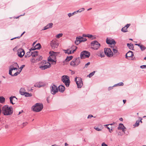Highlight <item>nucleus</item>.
<instances>
[{
  "mask_svg": "<svg viewBox=\"0 0 146 146\" xmlns=\"http://www.w3.org/2000/svg\"><path fill=\"white\" fill-rule=\"evenodd\" d=\"M48 62L46 60H43L41 61V63H43L44 64H46L48 63Z\"/></svg>",
  "mask_w": 146,
  "mask_h": 146,
  "instance_id": "54",
  "label": "nucleus"
},
{
  "mask_svg": "<svg viewBox=\"0 0 146 146\" xmlns=\"http://www.w3.org/2000/svg\"><path fill=\"white\" fill-rule=\"evenodd\" d=\"M78 77H76L74 79V81L76 82V83H77V82H78Z\"/></svg>",
  "mask_w": 146,
  "mask_h": 146,
  "instance_id": "61",
  "label": "nucleus"
},
{
  "mask_svg": "<svg viewBox=\"0 0 146 146\" xmlns=\"http://www.w3.org/2000/svg\"><path fill=\"white\" fill-rule=\"evenodd\" d=\"M36 48H35V46L34 47L31 48L29 49V51L31 52V51L35 50H36Z\"/></svg>",
  "mask_w": 146,
  "mask_h": 146,
  "instance_id": "47",
  "label": "nucleus"
},
{
  "mask_svg": "<svg viewBox=\"0 0 146 146\" xmlns=\"http://www.w3.org/2000/svg\"><path fill=\"white\" fill-rule=\"evenodd\" d=\"M28 123V122H25V123L24 122L23 123V126H25L26 125H27Z\"/></svg>",
  "mask_w": 146,
  "mask_h": 146,
  "instance_id": "64",
  "label": "nucleus"
},
{
  "mask_svg": "<svg viewBox=\"0 0 146 146\" xmlns=\"http://www.w3.org/2000/svg\"><path fill=\"white\" fill-rule=\"evenodd\" d=\"M50 45L53 49L57 48L59 45V44L56 40H52L50 42Z\"/></svg>",
  "mask_w": 146,
  "mask_h": 146,
  "instance_id": "8",
  "label": "nucleus"
},
{
  "mask_svg": "<svg viewBox=\"0 0 146 146\" xmlns=\"http://www.w3.org/2000/svg\"><path fill=\"white\" fill-rule=\"evenodd\" d=\"M48 62H51L52 64H55L56 63V60H54L53 59L51 58L50 56H49L48 58Z\"/></svg>",
  "mask_w": 146,
  "mask_h": 146,
  "instance_id": "21",
  "label": "nucleus"
},
{
  "mask_svg": "<svg viewBox=\"0 0 146 146\" xmlns=\"http://www.w3.org/2000/svg\"><path fill=\"white\" fill-rule=\"evenodd\" d=\"M108 126H106V127L109 130V131L111 133V131L112 130V129H110V127H108Z\"/></svg>",
  "mask_w": 146,
  "mask_h": 146,
  "instance_id": "53",
  "label": "nucleus"
},
{
  "mask_svg": "<svg viewBox=\"0 0 146 146\" xmlns=\"http://www.w3.org/2000/svg\"><path fill=\"white\" fill-rule=\"evenodd\" d=\"M25 66V65H22L19 68V72L20 73L21 71L22 70L23 68Z\"/></svg>",
  "mask_w": 146,
  "mask_h": 146,
  "instance_id": "40",
  "label": "nucleus"
},
{
  "mask_svg": "<svg viewBox=\"0 0 146 146\" xmlns=\"http://www.w3.org/2000/svg\"><path fill=\"white\" fill-rule=\"evenodd\" d=\"M74 15V13H69L68 14V15L69 17H70L71 16Z\"/></svg>",
  "mask_w": 146,
  "mask_h": 146,
  "instance_id": "52",
  "label": "nucleus"
},
{
  "mask_svg": "<svg viewBox=\"0 0 146 146\" xmlns=\"http://www.w3.org/2000/svg\"><path fill=\"white\" fill-rule=\"evenodd\" d=\"M134 56L133 52L129 50L125 54V58L128 59H129L128 58H131Z\"/></svg>",
  "mask_w": 146,
  "mask_h": 146,
  "instance_id": "13",
  "label": "nucleus"
},
{
  "mask_svg": "<svg viewBox=\"0 0 146 146\" xmlns=\"http://www.w3.org/2000/svg\"><path fill=\"white\" fill-rule=\"evenodd\" d=\"M43 108V105L42 103H36L32 107V109L33 111L39 112L41 111Z\"/></svg>",
  "mask_w": 146,
  "mask_h": 146,
  "instance_id": "1",
  "label": "nucleus"
},
{
  "mask_svg": "<svg viewBox=\"0 0 146 146\" xmlns=\"http://www.w3.org/2000/svg\"><path fill=\"white\" fill-rule=\"evenodd\" d=\"M83 38V36H79L76 38V40L75 41V43L76 45H78L79 44L83 42L82 39Z\"/></svg>",
  "mask_w": 146,
  "mask_h": 146,
  "instance_id": "10",
  "label": "nucleus"
},
{
  "mask_svg": "<svg viewBox=\"0 0 146 146\" xmlns=\"http://www.w3.org/2000/svg\"><path fill=\"white\" fill-rule=\"evenodd\" d=\"M5 99L3 96H0V103L3 104L5 102Z\"/></svg>",
  "mask_w": 146,
  "mask_h": 146,
  "instance_id": "28",
  "label": "nucleus"
},
{
  "mask_svg": "<svg viewBox=\"0 0 146 146\" xmlns=\"http://www.w3.org/2000/svg\"><path fill=\"white\" fill-rule=\"evenodd\" d=\"M130 24H127L125 26L121 29V31L123 33L127 32L128 31L127 30V29L130 26Z\"/></svg>",
  "mask_w": 146,
  "mask_h": 146,
  "instance_id": "19",
  "label": "nucleus"
},
{
  "mask_svg": "<svg viewBox=\"0 0 146 146\" xmlns=\"http://www.w3.org/2000/svg\"><path fill=\"white\" fill-rule=\"evenodd\" d=\"M49 54H50V57L51 56V58H52L54 60H56V52H55L52 51V52H51V51H50L49 53Z\"/></svg>",
  "mask_w": 146,
  "mask_h": 146,
  "instance_id": "18",
  "label": "nucleus"
},
{
  "mask_svg": "<svg viewBox=\"0 0 146 146\" xmlns=\"http://www.w3.org/2000/svg\"><path fill=\"white\" fill-rule=\"evenodd\" d=\"M38 51H37L31 52V56L33 57H36L38 56Z\"/></svg>",
  "mask_w": 146,
  "mask_h": 146,
  "instance_id": "24",
  "label": "nucleus"
},
{
  "mask_svg": "<svg viewBox=\"0 0 146 146\" xmlns=\"http://www.w3.org/2000/svg\"><path fill=\"white\" fill-rule=\"evenodd\" d=\"M21 37V36H19L17 37H15L14 38H12L11 39V40H14V39H16V38H19Z\"/></svg>",
  "mask_w": 146,
  "mask_h": 146,
  "instance_id": "55",
  "label": "nucleus"
},
{
  "mask_svg": "<svg viewBox=\"0 0 146 146\" xmlns=\"http://www.w3.org/2000/svg\"><path fill=\"white\" fill-rule=\"evenodd\" d=\"M61 80L67 87L69 86L70 81L68 76L67 75L63 76L61 78Z\"/></svg>",
  "mask_w": 146,
  "mask_h": 146,
  "instance_id": "2",
  "label": "nucleus"
},
{
  "mask_svg": "<svg viewBox=\"0 0 146 146\" xmlns=\"http://www.w3.org/2000/svg\"><path fill=\"white\" fill-rule=\"evenodd\" d=\"M96 71H94L93 72L90 73V74L88 75L87 77H89L90 78L92 77L94 75Z\"/></svg>",
  "mask_w": 146,
  "mask_h": 146,
  "instance_id": "31",
  "label": "nucleus"
},
{
  "mask_svg": "<svg viewBox=\"0 0 146 146\" xmlns=\"http://www.w3.org/2000/svg\"><path fill=\"white\" fill-rule=\"evenodd\" d=\"M94 129L98 131H100L101 130V129L99 128L98 127H94Z\"/></svg>",
  "mask_w": 146,
  "mask_h": 146,
  "instance_id": "50",
  "label": "nucleus"
},
{
  "mask_svg": "<svg viewBox=\"0 0 146 146\" xmlns=\"http://www.w3.org/2000/svg\"><path fill=\"white\" fill-rule=\"evenodd\" d=\"M123 85L124 84L123 82H120L117 84L114 85L113 86L115 87L117 86H123Z\"/></svg>",
  "mask_w": 146,
  "mask_h": 146,
  "instance_id": "33",
  "label": "nucleus"
},
{
  "mask_svg": "<svg viewBox=\"0 0 146 146\" xmlns=\"http://www.w3.org/2000/svg\"><path fill=\"white\" fill-rule=\"evenodd\" d=\"M40 82H37L35 84H34V86L35 87H36L37 88H40V86H40Z\"/></svg>",
  "mask_w": 146,
  "mask_h": 146,
  "instance_id": "39",
  "label": "nucleus"
},
{
  "mask_svg": "<svg viewBox=\"0 0 146 146\" xmlns=\"http://www.w3.org/2000/svg\"><path fill=\"white\" fill-rule=\"evenodd\" d=\"M25 90L24 89H21L19 91V93L21 95H25Z\"/></svg>",
  "mask_w": 146,
  "mask_h": 146,
  "instance_id": "26",
  "label": "nucleus"
},
{
  "mask_svg": "<svg viewBox=\"0 0 146 146\" xmlns=\"http://www.w3.org/2000/svg\"><path fill=\"white\" fill-rule=\"evenodd\" d=\"M93 37V35L91 34H88L87 37L89 38H90L92 40V37Z\"/></svg>",
  "mask_w": 146,
  "mask_h": 146,
  "instance_id": "46",
  "label": "nucleus"
},
{
  "mask_svg": "<svg viewBox=\"0 0 146 146\" xmlns=\"http://www.w3.org/2000/svg\"><path fill=\"white\" fill-rule=\"evenodd\" d=\"M94 117V116L90 114L88 115L87 118L88 119H89V118H91V117Z\"/></svg>",
  "mask_w": 146,
  "mask_h": 146,
  "instance_id": "58",
  "label": "nucleus"
},
{
  "mask_svg": "<svg viewBox=\"0 0 146 146\" xmlns=\"http://www.w3.org/2000/svg\"><path fill=\"white\" fill-rule=\"evenodd\" d=\"M104 53L108 57H110L113 55V52L110 48H106L104 50Z\"/></svg>",
  "mask_w": 146,
  "mask_h": 146,
  "instance_id": "5",
  "label": "nucleus"
},
{
  "mask_svg": "<svg viewBox=\"0 0 146 146\" xmlns=\"http://www.w3.org/2000/svg\"><path fill=\"white\" fill-rule=\"evenodd\" d=\"M98 56H100L101 58L104 57L105 56V54L102 51H100V54H99L98 55Z\"/></svg>",
  "mask_w": 146,
  "mask_h": 146,
  "instance_id": "30",
  "label": "nucleus"
},
{
  "mask_svg": "<svg viewBox=\"0 0 146 146\" xmlns=\"http://www.w3.org/2000/svg\"><path fill=\"white\" fill-rule=\"evenodd\" d=\"M20 72H17L15 74H13L12 76H17L18 74H19Z\"/></svg>",
  "mask_w": 146,
  "mask_h": 146,
  "instance_id": "44",
  "label": "nucleus"
},
{
  "mask_svg": "<svg viewBox=\"0 0 146 146\" xmlns=\"http://www.w3.org/2000/svg\"><path fill=\"white\" fill-rule=\"evenodd\" d=\"M31 56V52L29 51L27 52L26 53V54L25 55V58H27L30 57Z\"/></svg>",
  "mask_w": 146,
  "mask_h": 146,
  "instance_id": "29",
  "label": "nucleus"
},
{
  "mask_svg": "<svg viewBox=\"0 0 146 146\" xmlns=\"http://www.w3.org/2000/svg\"><path fill=\"white\" fill-rule=\"evenodd\" d=\"M139 125V121H137L135 123V124L133 125L135 127H138Z\"/></svg>",
  "mask_w": 146,
  "mask_h": 146,
  "instance_id": "37",
  "label": "nucleus"
},
{
  "mask_svg": "<svg viewBox=\"0 0 146 146\" xmlns=\"http://www.w3.org/2000/svg\"><path fill=\"white\" fill-rule=\"evenodd\" d=\"M127 46L131 50H133L134 46L132 44L128 43L127 44Z\"/></svg>",
  "mask_w": 146,
  "mask_h": 146,
  "instance_id": "25",
  "label": "nucleus"
},
{
  "mask_svg": "<svg viewBox=\"0 0 146 146\" xmlns=\"http://www.w3.org/2000/svg\"><path fill=\"white\" fill-rule=\"evenodd\" d=\"M90 62H88L86 64H85V66L84 67V68H87L88 66L90 65Z\"/></svg>",
  "mask_w": 146,
  "mask_h": 146,
  "instance_id": "49",
  "label": "nucleus"
},
{
  "mask_svg": "<svg viewBox=\"0 0 146 146\" xmlns=\"http://www.w3.org/2000/svg\"><path fill=\"white\" fill-rule=\"evenodd\" d=\"M80 57H78L76 58H74V59H76L75 61V64H76V66L78 65L80 62Z\"/></svg>",
  "mask_w": 146,
  "mask_h": 146,
  "instance_id": "23",
  "label": "nucleus"
},
{
  "mask_svg": "<svg viewBox=\"0 0 146 146\" xmlns=\"http://www.w3.org/2000/svg\"><path fill=\"white\" fill-rule=\"evenodd\" d=\"M36 50H39L41 48V46L39 43L37 44L35 46Z\"/></svg>",
  "mask_w": 146,
  "mask_h": 146,
  "instance_id": "27",
  "label": "nucleus"
},
{
  "mask_svg": "<svg viewBox=\"0 0 146 146\" xmlns=\"http://www.w3.org/2000/svg\"><path fill=\"white\" fill-rule=\"evenodd\" d=\"M9 100L10 103L13 105H14L15 104V103L13 102V100L14 101L17 102L18 99L16 96H12L9 97Z\"/></svg>",
  "mask_w": 146,
  "mask_h": 146,
  "instance_id": "12",
  "label": "nucleus"
},
{
  "mask_svg": "<svg viewBox=\"0 0 146 146\" xmlns=\"http://www.w3.org/2000/svg\"><path fill=\"white\" fill-rule=\"evenodd\" d=\"M106 42L108 44L111 45H115L116 43V42L114 39L112 38L108 39V38H107L106 39Z\"/></svg>",
  "mask_w": 146,
  "mask_h": 146,
  "instance_id": "9",
  "label": "nucleus"
},
{
  "mask_svg": "<svg viewBox=\"0 0 146 146\" xmlns=\"http://www.w3.org/2000/svg\"><path fill=\"white\" fill-rule=\"evenodd\" d=\"M117 128L119 130H122L123 132L126 131V128L124 126L123 124L121 123L119 124Z\"/></svg>",
  "mask_w": 146,
  "mask_h": 146,
  "instance_id": "16",
  "label": "nucleus"
},
{
  "mask_svg": "<svg viewBox=\"0 0 146 146\" xmlns=\"http://www.w3.org/2000/svg\"><path fill=\"white\" fill-rule=\"evenodd\" d=\"M24 96L26 97H31L32 96V94H30L29 92H25Z\"/></svg>",
  "mask_w": 146,
  "mask_h": 146,
  "instance_id": "34",
  "label": "nucleus"
},
{
  "mask_svg": "<svg viewBox=\"0 0 146 146\" xmlns=\"http://www.w3.org/2000/svg\"><path fill=\"white\" fill-rule=\"evenodd\" d=\"M17 52L18 56L21 58H22L25 54L24 50L21 48L19 49Z\"/></svg>",
  "mask_w": 146,
  "mask_h": 146,
  "instance_id": "7",
  "label": "nucleus"
},
{
  "mask_svg": "<svg viewBox=\"0 0 146 146\" xmlns=\"http://www.w3.org/2000/svg\"><path fill=\"white\" fill-rule=\"evenodd\" d=\"M58 88L57 86L53 84H52L50 86V92L53 95L55 94L58 92Z\"/></svg>",
  "mask_w": 146,
  "mask_h": 146,
  "instance_id": "6",
  "label": "nucleus"
},
{
  "mask_svg": "<svg viewBox=\"0 0 146 146\" xmlns=\"http://www.w3.org/2000/svg\"><path fill=\"white\" fill-rule=\"evenodd\" d=\"M90 55V52L86 50H84L80 53V58L81 59H83L85 58H88Z\"/></svg>",
  "mask_w": 146,
  "mask_h": 146,
  "instance_id": "4",
  "label": "nucleus"
},
{
  "mask_svg": "<svg viewBox=\"0 0 146 146\" xmlns=\"http://www.w3.org/2000/svg\"><path fill=\"white\" fill-rule=\"evenodd\" d=\"M75 47V49L73 50H72V53H73L76 50V49L77 48V47L76 46H72L71 47V48H73V47Z\"/></svg>",
  "mask_w": 146,
  "mask_h": 146,
  "instance_id": "43",
  "label": "nucleus"
},
{
  "mask_svg": "<svg viewBox=\"0 0 146 146\" xmlns=\"http://www.w3.org/2000/svg\"><path fill=\"white\" fill-rule=\"evenodd\" d=\"M91 47L90 48L91 49L94 50H98L101 44L97 40H94L92 41L91 42Z\"/></svg>",
  "mask_w": 146,
  "mask_h": 146,
  "instance_id": "3",
  "label": "nucleus"
},
{
  "mask_svg": "<svg viewBox=\"0 0 146 146\" xmlns=\"http://www.w3.org/2000/svg\"><path fill=\"white\" fill-rule=\"evenodd\" d=\"M85 10V9L84 8H81L79 9L77 11V12H79L80 13L82 11H84Z\"/></svg>",
  "mask_w": 146,
  "mask_h": 146,
  "instance_id": "41",
  "label": "nucleus"
},
{
  "mask_svg": "<svg viewBox=\"0 0 146 146\" xmlns=\"http://www.w3.org/2000/svg\"><path fill=\"white\" fill-rule=\"evenodd\" d=\"M82 40L83 42H84L87 40V39L86 38H84L83 37V38L82 39Z\"/></svg>",
  "mask_w": 146,
  "mask_h": 146,
  "instance_id": "62",
  "label": "nucleus"
},
{
  "mask_svg": "<svg viewBox=\"0 0 146 146\" xmlns=\"http://www.w3.org/2000/svg\"><path fill=\"white\" fill-rule=\"evenodd\" d=\"M113 86H110V87H109L108 88V91H110V90H111L113 88Z\"/></svg>",
  "mask_w": 146,
  "mask_h": 146,
  "instance_id": "59",
  "label": "nucleus"
},
{
  "mask_svg": "<svg viewBox=\"0 0 146 146\" xmlns=\"http://www.w3.org/2000/svg\"><path fill=\"white\" fill-rule=\"evenodd\" d=\"M40 86H40V87L42 86H44L45 85V84L43 82H40Z\"/></svg>",
  "mask_w": 146,
  "mask_h": 146,
  "instance_id": "42",
  "label": "nucleus"
},
{
  "mask_svg": "<svg viewBox=\"0 0 146 146\" xmlns=\"http://www.w3.org/2000/svg\"><path fill=\"white\" fill-rule=\"evenodd\" d=\"M78 82H77L76 84L77 86V88H81L82 86L83 85V83L82 79L80 77L78 78Z\"/></svg>",
  "mask_w": 146,
  "mask_h": 146,
  "instance_id": "11",
  "label": "nucleus"
},
{
  "mask_svg": "<svg viewBox=\"0 0 146 146\" xmlns=\"http://www.w3.org/2000/svg\"><path fill=\"white\" fill-rule=\"evenodd\" d=\"M58 88V91L61 93H63L65 90V86L62 85H59Z\"/></svg>",
  "mask_w": 146,
  "mask_h": 146,
  "instance_id": "17",
  "label": "nucleus"
},
{
  "mask_svg": "<svg viewBox=\"0 0 146 146\" xmlns=\"http://www.w3.org/2000/svg\"><path fill=\"white\" fill-rule=\"evenodd\" d=\"M13 65L15 67H17L18 68H19V66L17 62H15L13 64Z\"/></svg>",
  "mask_w": 146,
  "mask_h": 146,
  "instance_id": "51",
  "label": "nucleus"
},
{
  "mask_svg": "<svg viewBox=\"0 0 146 146\" xmlns=\"http://www.w3.org/2000/svg\"><path fill=\"white\" fill-rule=\"evenodd\" d=\"M140 48L142 51H143L146 49V47L143 45H142Z\"/></svg>",
  "mask_w": 146,
  "mask_h": 146,
  "instance_id": "36",
  "label": "nucleus"
},
{
  "mask_svg": "<svg viewBox=\"0 0 146 146\" xmlns=\"http://www.w3.org/2000/svg\"><path fill=\"white\" fill-rule=\"evenodd\" d=\"M63 35V34L62 33H59L56 36V37L57 38H59L60 37H62Z\"/></svg>",
  "mask_w": 146,
  "mask_h": 146,
  "instance_id": "38",
  "label": "nucleus"
},
{
  "mask_svg": "<svg viewBox=\"0 0 146 146\" xmlns=\"http://www.w3.org/2000/svg\"><path fill=\"white\" fill-rule=\"evenodd\" d=\"M53 25V24L52 23H50L48 24L46 26L44 27L43 30H46L50 28H51Z\"/></svg>",
  "mask_w": 146,
  "mask_h": 146,
  "instance_id": "22",
  "label": "nucleus"
},
{
  "mask_svg": "<svg viewBox=\"0 0 146 146\" xmlns=\"http://www.w3.org/2000/svg\"><path fill=\"white\" fill-rule=\"evenodd\" d=\"M49 64V65H41L39 66V68L42 70H44L45 69L50 68L51 66V64L48 62H47Z\"/></svg>",
  "mask_w": 146,
  "mask_h": 146,
  "instance_id": "14",
  "label": "nucleus"
},
{
  "mask_svg": "<svg viewBox=\"0 0 146 146\" xmlns=\"http://www.w3.org/2000/svg\"><path fill=\"white\" fill-rule=\"evenodd\" d=\"M140 68L142 69L146 68V65H143L141 66L140 67Z\"/></svg>",
  "mask_w": 146,
  "mask_h": 146,
  "instance_id": "57",
  "label": "nucleus"
},
{
  "mask_svg": "<svg viewBox=\"0 0 146 146\" xmlns=\"http://www.w3.org/2000/svg\"><path fill=\"white\" fill-rule=\"evenodd\" d=\"M112 50L113 51V52L114 54L116 53L117 52V49L114 48H113L112 49Z\"/></svg>",
  "mask_w": 146,
  "mask_h": 146,
  "instance_id": "48",
  "label": "nucleus"
},
{
  "mask_svg": "<svg viewBox=\"0 0 146 146\" xmlns=\"http://www.w3.org/2000/svg\"><path fill=\"white\" fill-rule=\"evenodd\" d=\"M38 58H33L31 60V61L33 63L36 62L37 61H38L41 60L42 59V57L41 56L39 55L38 56Z\"/></svg>",
  "mask_w": 146,
  "mask_h": 146,
  "instance_id": "15",
  "label": "nucleus"
},
{
  "mask_svg": "<svg viewBox=\"0 0 146 146\" xmlns=\"http://www.w3.org/2000/svg\"><path fill=\"white\" fill-rule=\"evenodd\" d=\"M73 58V56H68L66 57V58L65 59V60L64 61L63 63L64 64H67V62H69L70 60H71Z\"/></svg>",
  "mask_w": 146,
  "mask_h": 146,
  "instance_id": "20",
  "label": "nucleus"
},
{
  "mask_svg": "<svg viewBox=\"0 0 146 146\" xmlns=\"http://www.w3.org/2000/svg\"><path fill=\"white\" fill-rule=\"evenodd\" d=\"M69 50V49H67V50H63L64 51V52L66 54H68V51Z\"/></svg>",
  "mask_w": 146,
  "mask_h": 146,
  "instance_id": "56",
  "label": "nucleus"
},
{
  "mask_svg": "<svg viewBox=\"0 0 146 146\" xmlns=\"http://www.w3.org/2000/svg\"><path fill=\"white\" fill-rule=\"evenodd\" d=\"M102 146H108L104 142L102 144Z\"/></svg>",
  "mask_w": 146,
  "mask_h": 146,
  "instance_id": "60",
  "label": "nucleus"
},
{
  "mask_svg": "<svg viewBox=\"0 0 146 146\" xmlns=\"http://www.w3.org/2000/svg\"><path fill=\"white\" fill-rule=\"evenodd\" d=\"M88 34H83L82 35L83 37H87Z\"/></svg>",
  "mask_w": 146,
  "mask_h": 146,
  "instance_id": "63",
  "label": "nucleus"
},
{
  "mask_svg": "<svg viewBox=\"0 0 146 146\" xmlns=\"http://www.w3.org/2000/svg\"><path fill=\"white\" fill-rule=\"evenodd\" d=\"M76 59H73L70 62V65L71 66H76L75 64V61Z\"/></svg>",
  "mask_w": 146,
  "mask_h": 146,
  "instance_id": "32",
  "label": "nucleus"
},
{
  "mask_svg": "<svg viewBox=\"0 0 146 146\" xmlns=\"http://www.w3.org/2000/svg\"><path fill=\"white\" fill-rule=\"evenodd\" d=\"M10 69L13 71V70H18V68L16 67H14L12 65H11L10 66Z\"/></svg>",
  "mask_w": 146,
  "mask_h": 146,
  "instance_id": "35",
  "label": "nucleus"
},
{
  "mask_svg": "<svg viewBox=\"0 0 146 146\" xmlns=\"http://www.w3.org/2000/svg\"><path fill=\"white\" fill-rule=\"evenodd\" d=\"M12 71H13L9 68V73L10 75H11L12 76V75L13 74H12Z\"/></svg>",
  "mask_w": 146,
  "mask_h": 146,
  "instance_id": "45",
  "label": "nucleus"
}]
</instances>
